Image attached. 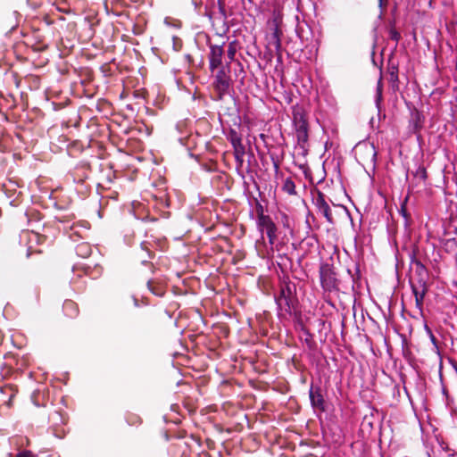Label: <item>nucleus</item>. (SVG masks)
<instances>
[{
	"mask_svg": "<svg viewBox=\"0 0 457 457\" xmlns=\"http://www.w3.org/2000/svg\"><path fill=\"white\" fill-rule=\"evenodd\" d=\"M295 296L288 285L280 288L279 295L275 298L278 315L291 314L295 308Z\"/></svg>",
	"mask_w": 457,
	"mask_h": 457,
	"instance_id": "nucleus-1",
	"label": "nucleus"
},
{
	"mask_svg": "<svg viewBox=\"0 0 457 457\" xmlns=\"http://www.w3.org/2000/svg\"><path fill=\"white\" fill-rule=\"evenodd\" d=\"M230 85L231 79L229 66L220 67V70L215 74L213 80V87L219 99H221L228 93Z\"/></svg>",
	"mask_w": 457,
	"mask_h": 457,
	"instance_id": "nucleus-2",
	"label": "nucleus"
},
{
	"mask_svg": "<svg viewBox=\"0 0 457 457\" xmlns=\"http://www.w3.org/2000/svg\"><path fill=\"white\" fill-rule=\"evenodd\" d=\"M293 122L298 142L305 143L308 140V122L303 108L294 107Z\"/></svg>",
	"mask_w": 457,
	"mask_h": 457,
	"instance_id": "nucleus-3",
	"label": "nucleus"
},
{
	"mask_svg": "<svg viewBox=\"0 0 457 457\" xmlns=\"http://www.w3.org/2000/svg\"><path fill=\"white\" fill-rule=\"evenodd\" d=\"M320 278L322 288L331 292L337 288L336 273L328 264H322L320 268Z\"/></svg>",
	"mask_w": 457,
	"mask_h": 457,
	"instance_id": "nucleus-4",
	"label": "nucleus"
},
{
	"mask_svg": "<svg viewBox=\"0 0 457 457\" xmlns=\"http://www.w3.org/2000/svg\"><path fill=\"white\" fill-rule=\"evenodd\" d=\"M256 212H257V220L256 226L258 230L262 234L264 231L266 233L271 231H277V226L272 220V219L264 213L263 206L261 204H257L256 205Z\"/></svg>",
	"mask_w": 457,
	"mask_h": 457,
	"instance_id": "nucleus-5",
	"label": "nucleus"
},
{
	"mask_svg": "<svg viewBox=\"0 0 457 457\" xmlns=\"http://www.w3.org/2000/svg\"><path fill=\"white\" fill-rule=\"evenodd\" d=\"M224 50L221 46L210 45L209 68L212 72L221 67Z\"/></svg>",
	"mask_w": 457,
	"mask_h": 457,
	"instance_id": "nucleus-6",
	"label": "nucleus"
},
{
	"mask_svg": "<svg viewBox=\"0 0 457 457\" xmlns=\"http://www.w3.org/2000/svg\"><path fill=\"white\" fill-rule=\"evenodd\" d=\"M313 202L319 212H320L325 217L327 221L333 223L332 212L328 204L325 200L324 194L319 191L317 196L313 199Z\"/></svg>",
	"mask_w": 457,
	"mask_h": 457,
	"instance_id": "nucleus-7",
	"label": "nucleus"
},
{
	"mask_svg": "<svg viewBox=\"0 0 457 457\" xmlns=\"http://www.w3.org/2000/svg\"><path fill=\"white\" fill-rule=\"evenodd\" d=\"M412 293L415 296V304L420 312L423 310V301L427 294L428 288L426 282L423 280L419 281V285L411 283Z\"/></svg>",
	"mask_w": 457,
	"mask_h": 457,
	"instance_id": "nucleus-8",
	"label": "nucleus"
},
{
	"mask_svg": "<svg viewBox=\"0 0 457 457\" xmlns=\"http://www.w3.org/2000/svg\"><path fill=\"white\" fill-rule=\"evenodd\" d=\"M310 400L313 408L320 411H324V398L320 388L314 389L312 386L310 389Z\"/></svg>",
	"mask_w": 457,
	"mask_h": 457,
	"instance_id": "nucleus-9",
	"label": "nucleus"
},
{
	"mask_svg": "<svg viewBox=\"0 0 457 457\" xmlns=\"http://www.w3.org/2000/svg\"><path fill=\"white\" fill-rule=\"evenodd\" d=\"M21 238L22 239H27L29 241V247H28V252H27V256H29L31 253H32V243L35 242V243H39L42 239V237L39 236V234L37 233H35L33 231H23L22 234H21Z\"/></svg>",
	"mask_w": 457,
	"mask_h": 457,
	"instance_id": "nucleus-10",
	"label": "nucleus"
},
{
	"mask_svg": "<svg viewBox=\"0 0 457 457\" xmlns=\"http://www.w3.org/2000/svg\"><path fill=\"white\" fill-rule=\"evenodd\" d=\"M410 124L414 130V132L419 131L422 128L423 124V116L418 110H413L411 112V118L410 120Z\"/></svg>",
	"mask_w": 457,
	"mask_h": 457,
	"instance_id": "nucleus-11",
	"label": "nucleus"
},
{
	"mask_svg": "<svg viewBox=\"0 0 457 457\" xmlns=\"http://www.w3.org/2000/svg\"><path fill=\"white\" fill-rule=\"evenodd\" d=\"M91 246L88 243L82 242L76 246V253L82 258H87L91 254Z\"/></svg>",
	"mask_w": 457,
	"mask_h": 457,
	"instance_id": "nucleus-12",
	"label": "nucleus"
},
{
	"mask_svg": "<svg viewBox=\"0 0 457 457\" xmlns=\"http://www.w3.org/2000/svg\"><path fill=\"white\" fill-rule=\"evenodd\" d=\"M282 190L289 195H296L295 184L291 178H287L283 183Z\"/></svg>",
	"mask_w": 457,
	"mask_h": 457,
	"instance_id": "nucleus-13",
	"label": "nucleus"
},
{
	"mask_svg": "<svg viewBox=\"0 0 457 457\" xmlns=\"http://www.w3.org/2000/svg\"><path fill=\"white\" fill-rule=\"evenodd\" d=\"M237 42L236 41L230 42L228 45V49H227V60H228L227 61V66H228V64L232 61H234L236 54H237Z\"/></svg>",
	"mask_w": 457,
	"mask_h": 457,
	"instance_id": "nucleus-14",
	"label": "nucleus"
},
{
	"mask_svg": "<svg viewBox=\"0 0 457 457\" xmlns=\"http://www.w3.org/2000/svg\"><path fill=\"white\" fill-rule=\"evenodd\" d=\"M229 139H230V143L233 147L239 146V145H243L240 136L234 130H232L230 132Z\"/></svg>",
	"mask_w": 457,
	"mask_h": 457,
	"instance_id": "nucleus-15",
	"label": "nucleus"
},
{
	"mask_svg": "<svg viewBox=\"0 0 457 457\" xmlns=\"http://www.w3.org/2000/svg\"><path fill=\"white\" fill-rule=\"evenodd\" d=\"M382 91H383V82H382V77L378 79V84H377V92H376V102L378 104L382 100Z\"/></svg>",
	"mask_w": 457,
	"mask_h": 457,
	"instance_id": "nucleus-16",
	"label": "nucleus"
},
{
	"mask_svg": "<svg viewBox=\"0 0 457 457\" xmlns=\"http://www.w3.org/2000/svg\"><path fill=\"white\" fill-rule=\"evenodd\" d=\"M280 222L285 228H287V229L291 228V226H292L291 219L287 213H285V212L280 213Z\"/></svg>",
	"mask_w": 457,
	"mask_h": 457,
	"instance_id": "nucleus-17",
	"label": "nucleus"
},
{
	"mask_svg": "<svg viewBox=\"0 0 457 457\" xmlns=\"http://www.w3.org/2000/svg\"><path fill=\"white\" fill-rule=\"evenodd\" d=\"M414 175H415V177L420 178V179H422V180L427 179V177H428V175H427V170H426L425 167H423V166H420V167L416 170V171H415V174H414Z\"/></svg>",
	"mask_w": 457,
	"mask_h": 457,
	"instance_id": "nucleus-18",
	"label": "nucleus"
},
{
	"mask_svg": "<svg viewBox=\"0 0 457 457\" xmlns=\"http://www.w3.org/2000/svg\"><path fill=\"white\" fill-rule=\"evenodd\" d=\"M63 309L65 312H67L69 309L73 310L74 312H77L76 304L72 301H66L63 305Z\"/></svg>",
	"mask_w": 457,
	"mask_h": 457,
	"instance_id": "nucleus-19",
	"label": "nucleus"
},
{
	"mask_svg": "<svg viewBox=\"0 0 457 457\" xmlns=\"http://www.w3.org/2000/svg\"><path fill=\"white\" fill-rule=\"evenodd\" d=\"M390 38L395 42H398L401 38V35L395 29H391L389 31Z\"/></svg>",
	"mask_w": 457,
	"mask_h": 457,
	"instance_id": "nucleus-20",
	"label": "nucleus"
},
{
	"mask_svg": "<svg viewBox=\"0 0 457 457\" xmlns=\"http://www.w3.org/2000/svg\"><path fill=\"white\" fill-rule=\"evenodd\" d=\"M233 150H234V155H245V154L244 145L233 147Z\"/></svg>",
	"mask_w": 457,
	"mask_h": 457,
	"instance_id": "nucleus-21",
	"label": "nucleus"
},
{
	"mask_svg": "<svg viewBox=\"0 0 457 457\" xmlns=\"http://www.w3.org/2000/svg\"><path fill=\"white\" fill-rule=\"evenodd\" d=\"M267 234V237L269 238V243L270 245H274L276 239H277V231H271V232H269V233H266Z\"/></svg>",
	"mask_w": 457,
	"mask_h": 457,
	"instance_id": "nucleus-22",
	"label": "nucleus"
},
{
	"mask_svg": "<svg viewBox=\"0 0 457 457\" xmlns=\"http://www.w3.org/2000/svg\"><path fill=\"white\" fill-rule=\"evenodd\" d=\"M77 228H78V227H77L76 225H73V226H71V233L70 234V237H71L73 240H75V239L73 238V236H75V235H76V236H78V237H83L82 235H80V233H79V231L77 229Z\"/></svg>",
	"mask_w": 457,
	"mask_h": 457,
	"instance_id": "nucleus-23",
	"label": "nucleus"
},
{
	"mask_svg": "<svg viewBox=\"0 0 457 457\" xmlns=\"http://www.w3.org/2000/svg\"><path fill=\"white\" fill-rule=\"evenodd\" d=\"M390 80L394 82L398 80L397 70L395 67H393L392 71H390Z\"/></svg>",
	"mask_w": 457,
	"mask_h": 457,
	"instance_id": "nucleus-24",
	"label": "nucleus"
},
{
	"mask_svg": "<svg viewBox=\"0 0 457 457\" xmlns=\"http://www.w3.org/2000/svg\"><path fill=\"white\" fill-rule=\"evenodd\" d=\"M244 156L245 155H234L237 168H241L243 166Z\"/></svg>",
	"mask_w": 457,
	"mask_h": 457,
	"instance_id": "nucleus-25",
	"label": "nucleus"
},
{
	"mask_svg": "<svg viewBox=\"0 0 457 457\" xmlns=\"http://www.w3.org/2000/svg\"><path fill=\"white\" fill-rule=\"evenodd\" d=\"M16 457H33V455L29 451H23L19 453Z\"/></svg>",
	"mask_w": 457,
	"mask_h": 457,
	"instance_id": "nucleus-26",
	"label": "nucleus"
},
{
	"mask_svg": "<svg viewBox=\"0 0 457 457\" xmlns=\"http://www.w3.org/2000/svg\"><path fill=\"white\" fill-rule=\"evenodd\" d=\"M400 212H401V214H402V215H403L406 220H408L409 215H408V213H407V211H406L405 206H403H403L401 207Z\"/></svg>",
	"mask_w": 457,
	"mask_h": 457,
	"instance_id": "nucleus-27",
	"label": "nucleus"
},
{
	"mask_svg": "<svg viewBox=\"0 0 457 457\" xmlns=\"http://www.w3.org/2000/svg\"><path fill=\"white\" fill-rule=\"evenodd\" d=\"M425 328L427 329V331L430 335L431 339L434 341L435 340V337H434L432 331L430 330V328L427 325L425 326Z\"/></svg>",
	"mask_w": 457,
	"mask_h": 457,
	"instance_id": "nucleus-28",
	"label": "nucleus"
},
{
	"mask_svg": "<svg viewBox=\"0 0 457 457\" xmlns=\"http://www.w3.org/2000/svg\"><path fill=\"white\" fill-rule=\"evenodd\" d=\"M274 36L277 37V47H280V40L278 37L277 32L274 33Z\"/></svg>",
	"mask_w": 457,
	"mask_h": 457,
	"instance_id": "nucleus-29",
	"label": "nucleus"
},
{
	"mask_svg": "<svg viewBox=\"0 0 457 457\" xmlns=\"http://www.w3.org/2000/svg\"><path fill=\"white\" fill-rule=\"evenodd\" d=\"M384 1H385V0H378V2H379V6H383V4H384Z\"/></svg>",
	"mask_w": 457,
	"mask_h": 457,
	"instance_id": "nucleus-30",
	"label": "nucleus"
},
{
	"mask_svg": "<svg viewBox=\"0 0 457 457\" xmlns=\"http://www.w3.org/2000/svg\"><path fill=\"white\" fill-rule=\"evenodd\" d=\"M260 137H261V139L264 140L265 139V135L264 134H261Z\"/></svg>",
	"mask_w": 457,
	"mask_h": 457,
	"instance_id": "nucleus-31",
	"label": "nucleus"
}]
</instances>
